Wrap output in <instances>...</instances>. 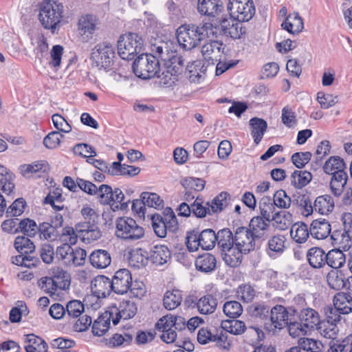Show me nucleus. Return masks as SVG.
<instances>
[{
    "instance_id": "f257e3e1",
    "label": "nucleus",
    "mask_w": 352,
    "mask_h": 352,
    "mask_svg": "<svg viewBox=\"0 0 352 352\" xmlns=\"http://www.w3.org/2000/svg\"><path fill=\"white\" fill-rule=\"evenodd\" d=\"M212 24L205 23L201 26L183 25L177 30V40L179 45L186 50L197 47L206 36L213 34Z\"/></svg>"
},
{
    "instance_id": "f03ea898",
    "label": "nucleus",
    "mask_w": 352,
    "mask_h": 352,
    "mask_svg": "<svg viewBox=\"0 0 352 352\" xmlns=\"http://www.w3.org/2000/svg\"><path fill=\"white\" fill-rule=\"evenodd\" d=\"M63 6L61 3L51 0H43L40 4L38 19L42 26L54 34L57 25L63 16Z\"/></svg>"
},
{
    "instance_id": "7ed1b4c3",
    "label": "nucleus",
    "mask_w": 352,
    "mask_h": 352,
    "mask_svg": "<svg viewBox=\"0 0 352 352\" xmlns=\"http://www.w3.org/2000/svg\"><path fill=\"white\" fill-rule=\"evenodd\" d=\"M217 244L221 250L226 264L231 267L239 266V256L236 253L234 233L223 228L217 233Z\"/></svg>"
},
{
    "instance_id": "20e7f679",
    "label": "nucleus",
    "mask_w": 352,
    "mask_h": 352,
    "mask_svg": "<svg viewBox=\"0 0 352 352\" xmlns=\"http://www.w3.org/2000/svg\"><path fill=\"white\" fill-rule=\"evenodd\" d=\"M133 73L142 79H150L157 76L160 71V61L151 54L142 53L132 65Z\"/></svg>"
},
{
    "instance_id": "39448f33",
    "label": "nucleus",
    "mask_w": 352,
    "mask_h": 352,
    "mask_svg": "<svg viewBox=\"0 0 352 352\" xmlns=\"http://www.w3.org/2000/svg\"><path fill=\"white\" fill-rule=\"evenodd\" d=\"M118 53L124 60H132L141 53L143 39L136 33L128 32L121 35L118 41Z\"/></svg>"
},
{
    "instance_id": "423d86ee",
    "label": "nucleus",
    "mask_w": 352,
    "mask_h": 352,
    "mask_svg": "<svg viewBox=\"0 0 352 352\" xmlns=\"http://www.w3.org/2000/svg\"><path fill=\"white\" fill-rule=\"evenodd\" d=\"M298 310L294 307L288 308L276 305L270 309V320L265 322V328L274 333L276 329H282L288 324L289 320L294 318Z\"/></svg>"
},
{
    "instance_id": "0eeeda50",
    "label": "nucleus",
    "mask_w": 352,
    "mask_h": 352,
    "mask_svg": "<svg viewBox=\"0 0 352 352\" xmlns=\"http://www.w3.org/2000/svg\"><path fill=\"white\" fill-rule=\"evenodd\" d=\"M186 243L190 252L197 251L199 247L203 250H212L217 243V234L209 228L201 232L193 230L188 232Z\"/></svg>"
},
{
    "instance_id": "6e6552de",
    "label": "nucleus",
    "mask_w": 352,
    "mask_h": 352,
    "mask_svg": "<svg viewBox=\"0 0 352 352\" xmlns=\"http://www.w3.org/2000/svg\"><path fill=\"white\" fill-rule=\"evenodd\" d=\"M116 236L124 241H133L144 236V228L131 217H118L116 221Z\"/></svg>"
},
{
    "instance_id": "1a4fd4ad",
    "label": "nucleus",
    "mask_w": 352,
    "mask_h": 352,
    "mask_svg": "<svg viewBox=\"0 0 352 352\" xmlns=\"http://www.w3.org/2000/svg\"><path fill=\"white\" fill-rule=\"evenodd\" d=\"M234 240L236 253L239 256V266L241 263L243 254H248L261 247L248 227H238L234 230Z\"/></svg>"
},
{
    "instance_id": "9d476101",
    "label": "nucleus",
    "mask_w": 352,
    "mask_h": 352,
    "mask_svg": "<svg viewBox=\"0 0 352 352\" xmlns=\"http://www.w3.org/2000/svg\"><path fill=\"white\" fill-rule=\"evenodd\" d=\"M227 10L230 16L240 22L249 21L256 12L253 0H228Z\"/></svg>"
},
{
    "instance_id": "9b49d317",
    "label": "nucleus",
    "mask_w": 352,
    "mask_h": 352,
    "mask_svg": "<svg viewBox=\"0 0 352 352\" xmlns=\"http://www.w3.org/2000/svg\"><path fill=\"white\" fill-rule=\"evenodd\" d=\"M115 58V47L109 42L97 44L91 53V58L96 65L107 70L111 69Z\"/></svg>"
},
{
    "instance_id": "f8f14e48",
    "label": "nucleus",
    "mask_w": 352,
    "mask_h": 352,
    "mask_svg": "<svg viewBox=\"0 0 352 352\" xmlns=\"http://www.w3.org/2000/svg\"><path fill=\"white\" fill-rule=\"evenodd\" d=\"M98 202L102 205H109L111 210L116 211L119 210L118 202L124 201V195L122 190L112 187L107 184H101L98 187L96 192Z\"/></svg>"
},
{
    "instance_id": "ddd939ff",
    "label": "nucleus",
    "mask_w": 352,
    "mask_h": 352,
    "mask_svg": "<svg viewBox=\"0 0 352 352\" xmlns=\"http://www.w3.org/2000/svg\"><path fill=\"white\" fill-rule=\"evenodd\" d=\"M270 223L260 216L254 217L249 223L248 228L261 245L268 236Z\"/></svg>"
},
{
    "instance_id": "4468645a",
    "label": "nucleus",
    "mask_w": 352,
    "mask_h": 352,
    "mask_svg": "<svg viewBox=\"0 0 352 352\" xmlns=\"http://www.w3.org/2000/svg\"><path fill=\"white\" fill-rule=\"evenodd\" d=\"M132 276L127 269H120L116 272L111 279L113 292L118 294H124L129 292Z\"/></svg>"
},
{
    "instance_id": "2eb2a0df",
    "label": "nucleus",
    "mask_w": 352,
    "mask_h": 352,
    "mask_svg": "<svg viewBox=\"0 0 352 352\" xmlns=\"http://www.w3.org/2000/svg\"><path fill=\"white\" fill-rule=\"evenodd\" d=\"M222 46L223 43L217 40H210L202 46L201 54L204 62H208V65H214L220 60Z\"/></svg>"
},
{
    "instance_id": "dca6fc26",
    "label": "nucleus",
    "mask_w": 352,
    "mask_h": 352,
    "mask_svg": "<svg viewBox=\"0 0 352 352\" xmlns=\"http://www.w3.org/2000/svg\"><path fill=\"white\" fill-rule=\"evenodd\" d=\"M221 32L234 39L241 38L245 31L243 28L242 22L230 16L229 19H224L220 23Z\"/></svg>"
},
{
    "instance_id": "f3484780",
    "label": "nucleus",
    "mask_w": 352,
    "mask_h": 352,
    "mask_svg": "<svg viewBox=\"0 0 352 352\" xmlns=\"http://www.w3.org/2000/svg\"><path fill=\"white\" fill-rule=\"evenodd\" d=\"M298 316L300 322L306 329H322L320 316L314 309L309 307L301 309Z\"/></svg>"
},
{
    "instance_id": "a211bd4d",
    "label": "nucleus",
    "mask_w": 352,
    "mask_h": 352,
    "mask_svg": "<svg viewBox=\"0 0 352 352\" xmlns=\"http://www.w3.org/2000/svg\"><path fill=\"white\" fill-rule=\"evenodd\" d=\"M91 291L98 298H105L113 292L111 280L104 275H99L91 281Z\"/></svg>"
},
{
    "instance_id": "6ab92c4d",
    "label": "nucleus",
    "mask_w": 352,
    "mask_h": 352,
    "mask_svg": "<svg viewBox=\"0 0 352 352\" xmlns=\"http://www.w3.org/2000/svg\"><path fill=\"white\" fill-rule=\"evenodd\" d=\"M138 311V307L134 302L124 300L120 303L119 307L116 309V316L112 318V322L116 325L120 319L128 320L133 318Z\"/></svg>"
},
{
    "instance_id": "aec40b11",
    "label": "nucleus",
    "mask_w": 352,
    "mask_h": 352,
    "mask_svg": "<svg viewBox=\"0 0 352 352\" xmlns=\"http://www.w3.org/2000/svg\"><path fill=\"white\" fill-rule=\"evenodd\" d=\"M217 296V294H208L201 297L195 302L199 314L203 315L213 314L218 305Z\"/></svg>"
},
{
    "instance_id": "412c9836",
    "label": "nucleus",
    "mask_w": 352,
    "mask_h": 352,
    "mask_svg": "<svg viewBox=\"0 0 352 352\" xmlns=\"http://www.w3.org/2000/svg\"><path fill=\"white\" fill-rule=\"evenodd\" d=\"M331 226L325 219L314 220L309 228L310 234L316 239H324L331 234Z\"/></svg>"
},
{
    "instance_id": "4be33fe9",
    "label": "nucleus",
    "mask_w": 352,
    "mask_h": 352,
    "mask_svg": "<svg viewBox=\"0 0 352 352\" xmlns=\"http://www.w3.org/2000/svg\"><path fill=\"white\" fill-rule=\"evenodd\" d=\"M91 265L96 269H105L111 263V255L103 249L94 250L89 256Z\"/></svg>"
},
{
    "instance_id": "5701e85b",
    "label": "nucleus",
    "mask_w": 352,
    "mask_h": 352,
    "mask_svg": "<svg viewBox=\"0 0 352 352\" xmlns=\"http://www.w3.org/2000/svg\"><path fill=\"white\" fill-rule=\"evenodd\" d=\"M223 9L221 0H198L197 10L201 14L214 16L221 12Z\"/></svg>"
},
{
    "instance_id": "b1692460",
    "label": "nucleus",
    "mask_w": 352,
    "mask_h": 352,
    "mask_svg": "<svg viewBox=\"0 0 352 352\" xmlns=\"http://www.w3.org/2000/svg\"><path fill=\"white\" fill-rule=\"evenodd\" d=\"M309 265L314 269H320L325 266L327 253L318 247H312L308 250L306 254Z\"/></svg>"
},
{
    "instance_id": "393cba45",
    "label": "nucleus",
    "mask_w": 352,
    "mask_h": 352,
    "mask_svg": "<svg viewBox=\"0 0 352 352\" xmlns=\"http://www.w3.org/2000/svg\"><path fill=\"white\" fill-rule=\"evenodd\" d=\"M149 254V259L156 265H162L170 259V251L166 245H156L151 249Z\"/></svg>"
},
{
    "instance_id": "a878e982",
    "label": "nucleus",
    "mask_w": 352,
    "mask_h": 352,
    "mask_svg": "<svg viewBox=\"0 0 352 352\" xmlns=\"http://www.w3.org/2000/svg\"><path fill=\"white\" fill-rule=\"evenodd\" d=\"M25 350L26 352H47V344L41 338L31 333L24 335Z\"/></svg>"
},
{
    "instance_id": "bb28decb",
    "label": "nucleus",
    "mask_w": 352,
    "mask_h": 352,
    "mask_svg": "<svg viewBox=\"0 0 352 352\" xmlns=\"http://www.w3.org/2000/svg\"><path fill=\"white\" fill-rule=\"evenodd\" d=\"M208 65H205L203 60H194L189 63L185 70V75L192 82H199L201 77V74H205Z\"/></svg>"
},
{
    "instance_id": "cd10ccee",
    "label": "nucleus",
    "mask_w": 352,
    "mask_h": 352,
    "mask_svg": "<svg viewBox=\"0 0 352 352\" xmlns=\"http://www.w3.org/2000/svg\"><path fill=\"white\" fill-rule=\"evenodd\" d=\"M286 237L283 234H276L270 237L267 241L266 252L271 258H276L285 249Z\"/></svg>"
},
{
    "instance_id": "c85d7f7f",
    "label": "nucleus",
    "mask_w": 352,
    "mask_h": 352,
    "mask_svg": "<svg viewBox=\"0 0 352 352\" xmlns=\"http://www.w3.org/2000/svg\"><path fill=\"white\" fill-rule=\"evenodd\" d=\"M195 265L199 272L210 273L216 268L217 259L212 254L204 253L196 258Z\"/></svg>"
},
{
    "instance_id": "c756f323",
    "label": "nucleus",
    "mask_w": 352,
    "mask_h": 352,
    "mask_svg": "<svg viewBox=\"0 0 352 352\" xmlns=\"http://www.w3.org/2000/svg\"><path fill=\"white\" fill-rule=\"evenodd\" d=\"M76 230L80 233L83 239L87 240L89 243L99 239L102 236L98 227H94L84 221L76 225Z\"/></svg>"
},
{
    "instance_id": "7c9ffc66",
    "label": "nucleus",
    "mask_w": 352,
    "mask_h": 352,
    "mask_svg": "<svg viewBox=\"0 0 352 352\" xmlns=\"http://www.w3.org/2000/svg\"><path fill=\"white\" fill-rule=\"evenodd\" d=\"M281 27L292 34H297L303 30L304 23L298 13L294 12L287 16Z\"/></svg>"
},
{
    "instance_id": "2f4dec72",
    "label": "nucleus",
    "mask_w": 352,
    "mask_h": 352,
    "mask_svg": "<svg viewBox=\"0 0 352 352\" xmlns=\"http://www.w3.org/2000/svg\"><path fill=\"white\" fill-rule=\"evenodd\" d=\"M293 204L300 208L303 216L308 217L314 211V205L310 196L307 193L297 192L294 195Z\"/></svg>"
},
{
    "instance_id": "473e14b6",
    "label": "nucleus",
    "mask_w": 352,
    "mask_h": 352,
    "mask_svg": "<svg viewBox=\"0 0 352 352\" xmlns=\"http://www.w3.org/2000/svg\"><path fill=\"white\" fill-rule=\"evenodd\" d=\"M249 123L251 127V135L254 138V143L258 144L267 129V123L264 119L256 117L251 118Z\"/></svg>"
},
{
    "instance_id": "72a5a7b5",
    "label": "nucleus",
    "mask_w": 352,
    "mask_h": 352,
    "mask_svg": "<svg viewBox=\"0 0 352 352\" xmlns=\"http://www.w3.org/2000/svg\"><path fill=\"white\" fill-rule=\"evenodd\" d=\"M112 312L105 311L101 314L93 323L92 333L97 336H103L109 329Z\"/></svg>"
},
{
    "instance_id": "f704fd0d",
    "label": "nucleus",
    "mask_w": 352,
    "mask_h": 352,
    "mask_svg": "<svg viewBox=\"0 0 352 352\" xmlns=\"http://www.w3.org/2000/svg\"><path fill=\"white\" fill-rule=\"evenodd\" d=\"M149 260L148 252L142 248L133 250L129 253V265L135 268L140 269L145 267Z\"/></svg>"
},
{
    "instance_id": "c9c22d12",
    "label": "nucleus",
    "mask_w": 352,
    "mask_h": 352,
    "mask_svg": "<svg viewBox=\"0 0 352 352\" xmlns=\"http://www.w3.org/2000/svg\"><path fill=\"white\" fill-rule=\"evenodd\" d=\"M340 248L329 250L327 253L326 265L333 269H339L346 263V256Z\"/></svg>"
},
{
    "instance_id": "e433bc0d",
    "label": "nucleus",
    "mask_w": 352,
    "mask_h": 352,
    "mask_svg": "<svg viewBox=\"0 0 352 352\" xmlns=\"http://www.w3.org/2000/svg\"><path fill=\"white\" fill-rule=\"evenodd\" d=\"M333 305L342 314H348L352 311V297L344 292L337 293L333 298Z\"/></svg>"
},
{
    "instance_id": "4c0bfd02",
    "label": "nucleus",
    "mask_w": 352,
    "mask_h": 352,
    "mask_svg": "<svg viewBox=\"0 0 352 352\" xmlns=\"http://www.w3.org/2000/svg\"><path fill=\"white\" fill-rule=\"evenodd\" d=\"M182 298V292L181 290L177 289L168 290L164 295V307L168 310H173L181 305Z\"/></svg>"
},
{
    "instance_id": "58836bf2",
    "label": "nucleus",
    "mask_w": 352,
    "mask_h": 352,
    "mask_svg": "<svg viewBox=\"0 0 352 352\" xmlns=\"http://www.w3.org/2000/svg\"><path fill=\"white\" fill-rule=\"evenodd\" d=\"M334 208V201L329 195L316 197L314 204V210L321 214H327Z\"/></svg>"
},
{
    "instance_id": "ea45409f",
    "label": "nucleus",
    "mask_w": 352,
    "mask_h": 352,
    "mask_svg": "<svg viewBox=\"0 0 352 352\" xmlns=\"http://www.w3.org/2000/svg\"><path fill=\"white\" fill-rule=\"evenodd\" d=\"M310 234L307 225L303 222H297L292 225L290 230L292 238L298 243H305Z\"/></svg>"
},
{
    "instance_id": "a19ab883",
    "label": "nucleus",
    "mask_w": 352,
    "mask_h": 352,
    "mask_svg": "<svg viewBox=\"0 0 352 352\" xmlns=\"http://www.w3.org/2000/svg\"><path fill=\"white\" fill-rule=\"evenodd\" d=\"M184 58L182 55L176 51H170V55L165 61L164 66L170 68L175 74H182L184 72Z\"/></svg>"
},
{
    "instance_id": "79ce46f5",
    "label": "nucleus",
    "mask_w": 352,
    "mask_h": 352,
    "mask_svg": "<svg viewBox=\"0 0 352 352\" xmlns=\"http://www.w3.org/2000/svg\"><path fill=\"white\" fill-rule=\"evenodd\" d=\"M38 225L36 221L30 218L22 219L19 223V226L14 231V233L21 232L27 237H34L38 234Z\"/></svg>"
},
{
    "instance_id": "37998d69",
    "label": "nucleus",
    "mask_w": 352,
    "mask_h": 352,
    "mask_svg": "<svg viewBox=\"0 0 352 352\" xmlns=\"http://www.w3.org/2000/svg\"><path fill=\"white\" fill-rule=\"evenodd\" d=\"M14 247L16 250L25 255H31L35 251V245L25 236H18L14 242Z\"/></svg>"
},
{
    "instance_id": "c03bdc74",
    "label": "nucleus",
    "mask_w": 352,
    "mask_h": 352,
    "mask_svg": "<svg viewBox=\"0 0 352 352\" xmlns=\"http://www.w3.org/2000/svg\"><path fill=\"white\" fill-rule=\"evenodd\" d=\"M329 286L335 290H341L347 287V281L340 271L331 270L327 276Z\"/></svg>"
},
{
    "instance_id": "a18cd8bd",
    "label": "nucleus",
    "mask_w": 352,
    "mask_h": 352,
    "mask_svg": "<svg viewBox=\"0 0 352 352\" xmlns=\"http://www.w3.org/2000/svg\"><path fill=\"white\" fill-rule=\"evenodd\" d=\"M52 278L59 290H66L70 286V274L62 269L57 268L52 273Z\"/></svg>"
},
{
    "instance_id": "49530a36",
    "label": "nucleus",
    "mask_w": 352,
    "mask_h": 352,
    "mask_svg": "<svg viewBox=\"0 0 352 352\" xmlns=\"http://www.w3.org/2000/svg\"><path fill=\"white\" fill-rule=\"evenodd\" d=\"M311 179V173L307 170H294L291 175V184L298 189L306 186Z\"/></svg>"
},
{
    "instance_id": "de8ad7c7",
    "label": "nucleus",
    "mask_w": 352,
    "mask_h": 352,
    "mask_svg": "<svg viewBox=\"0 0 352 352\" xmlns=\"http://www.w3.org/2000/svg\"><path fill=\"white\" fill-rule=\"evenodd\" d=\"M230 200V195L227 192H221L212 200L211 204H209L211 214L221 212L228 206Z\"/></svg>"
},
{
    "instance_id": "09e8293b",
    "label": "nucleus",
    "mask_w": 352,
    "mask_h": 352,
    "mask_svg": "<svg viewBox=\"0 0 352 352\" xmlns=\"http://www.w3.org/2000/svg\"><path fill=\"white\" fill-rule=\"evenodd\" d=\"M221 327L226 333L233 335H240L245 330V324L244 322L238 320H223Z\"/></svg>"
},
{
    "instance_id": "8fccbe9b",
    "label": "nucleus",
    "mask_w": 352,
    "mask_h": 352,
    "mask_svg": "<svg viewBox=\"0 0 352 352\" xmlns=\"http://www.w3.org/2000/svg\"><path fill=\"white\" fill-rule=\"evenodd\" d=\"M272 221L279 230H285L292 223V214L286 210H280L274 214Z\"/></svg>"
},
{
    "instance_id": "3c124183",
    "label": "nucleus",
    "mask_w": 352,
    "mask_h": 352,
    "mask_svg": "<svg viewBox=\"0 0 352 352\" xmlns=\"http://www.w3.org/2000/svg\"><path fill=\"white\" fill-rule=\"evenodd\" d=\"M38 234L41 239L54 241L60 235L50 222H42L38 224Z\"/></svg>"
},
{
    "instance_id": "603ef678",
    "label": "nucleus",
    "mask_w": 352,
    "mask_h": 352,
    "mask_svg": "<svg viewBox=\"0 0 352 352\" xmlns=\"http://www.w3.org/2000/svg\"><path fill=\"white\" fill-rule=\"evenodd\" d=\"M275 206L269 197H263L259 203L260 217H263L267 221H272L273 214L276 210Z\"/></svg>"
},
{
    "instance_id": "864d4df0",
    "label": "nucleus",
    "mask_w": 352,
    "mask_h": 352,
    "mask_svg": "<svg viewBox=\"0 0 352 352\" xmlns=\"http://www.w3.org/2000/svg\"><path fill=\"white\" fill-rule=\"evenodd\" d=\"M346 166L344 160L339 156H331L324 163L323 170L329 175L333 174L336 170L346 169Z\"/></svg>"
},
{
    "instance_id": "5fc2aeb1",
    "label": "nucleus",
    "mask_w": 352,
    "mask_h": 352,
    "mask_svg": "<svg viewBox=\"0 0 352 352\" xmlns=\"http://www.w3.org/2000/svg\"><path fill=\"white\" fill-rule=\"evenodd\" d=\"M14 188L12 175L8 169L0 165V188L3 192L10 194Z\"/></svg>"
},
{
    "instance_id": "6e6d98bb",
    "label": "nucleus",
    "mask_w": 352,
    "mask_h": 352,
    "mask_svg": "<svg viewBox=\"0 0 352 352\" xmlns=\"http://www.w3.org/2000/svg\"><path fill=\"white\" fill-rule=\"evenodd\" d=\"M11 260L13 264L28 268L36 267L40 263L39 259L36 256L25 255L20 253L19 255L12 256Z\"/></svg>"
},
{
    "instance_id": "4d7b16f0",
    "label": "nucleus",
    "mask_w": 352,
    "mask_h": 352,
    "mask_svg": "<svg viewBox=\"0 0 352 352\" xmlns=\"http://www.w3.org/2000/svg\"><path fill=\"white\" fill-rule=\"evenodd\" d=\"M297 347H299L300 351L302 349L304 351L320 352L323 348V344L314 339L302 338L299 339Z\"/></svg>"
},
{
    "instance_id": "13d9d810",
    "label": "nucleus",
    "mask_w": 352,
    "mask_h": 352,
    "mask_svg": "<svg viewBox=\"0 0 352 352\" xmlns=\"http://www.w3.org/2000/svg\"><path fill=\"white\" fill-rule=\"evenodd\" d=\"M224 314L230 318H236L241 316L243 312V307L240 302L236 300L227 301L223 307Z\"/></svg>"
},
{
    "instance_id": "bf43d9fd",
    "label": "nucleus",
    "mask_w": 352,
    "mask_h": 352,
    "mask_svg": "<svg viewBox=\"0 0 352 352\" xmlns=\"http://www.w3.org/2000/svg\"><path fill=\"white\" fill-rule=\"evenodd\" d=\"M206 205L208 206L207 207L204 206L202 199L197 197L195 201L190 205L192 214L198 218L205 217L206 214H212L209 207V202H207Z\"/></svg>"
},
{
    "instance_id": "052dcab7",
    "label": "nucleus",
    "mask_w": 352,
    "mask_h": 352,
    "mask_svg": "<svg viewBox=\"0 0 352 352\" xmlns=\"http://www.w3.org/2000/svg\"><path fill=\"white\" fill-rule=\"evenodd\" d=\"M249 312L252 317L267 320L269 316L270 307L263 302H255L250 307Z\"/></svg>"
},
{
    "instance_id": "680f3d73",
    "label": "nucleus",
    "mask_w": 352,
    "mask_h": 352,
    "mask_svg": "<svg viewBox=\"0 0 352 352\" xmlns=\"http://www.w3.org/2000/svg\"><path fill=\"white\" fill-rule=\"evenodd\" d=\"M140 198L143 199L145 206L155 208L156 209L163 207L164 201L156 193L143 192L140 195Z\"/></svg>"
},
{
    "instance_id": "e2e57ef3",
    "label": "nucleus",
    "mask_w": 352,
    "mask_h": 352,
    "mask_svg": "<svg viewBox=\"0 0 352 352\" xmlns=\"http://www.w3.org/2000/svg\"><path fill=\"white\" fill-rule=\"evenodd\" d=\"M324 314L325 315L327 323L329 325L334 326H336L337 323L340 321V314H342V313H340V311L333 305L325 306L324 307Z\"/></svg>"
},
{
    "instance_id": "0e129e2a",
    "label": "nucleus",
    "mask_w": 352,
    "mask_h": 352,
    "mask_svg": "<svg viewBox=\"0 0 352 352\" xmlns=\"http://www.w3.org/2000/svg\"><path fill=\"white\" fill-rule=\"evenodd\" d=\"M26 201L23 198L16 199L6 210L7 217H18L24 212Z\"/></svg>"
},
{
    "instance_id": "69168bd1",
    "label": "nucleus",
    "mask_w": 352,
    "mask_h": 352,
    "mask_svg": "<svg viewBox=\"0 0 352 352\" xmlns=\"http://www.w3.org/2000/svg\"><path fill=\"white\" fill-rule=\"evenodd\" d=\"M78 28L82 34H92L96 30L95 20L92 15H86L80 19Z\"/></svg>"
},
{
    "instance_id": "338daca9",
    "label": "nucleus",
    "mask_w": 352,
    "mask_h": 352,
    "mask_svg": "<svg viewBox=\"0 0 352 352\" xmlns=\"http://www.w3.org/2000/svg\"><path fill=\"white\" fill-rule=\"evenodd\" d=\"M273 203L278 208H288L292 204V199L285 190L280 189L274 194Z\"/></svg>"
},
{
    "instance_id": "774afa93",
    "label": "nucleus",
    "mask_w": 352,
    "mask_h": 352,
    "mask_svg": "<svg viewBox=\"0 0 352 352\" xmlns=\"http://www.w3.org/2000/svg\"><path fill=\"white\" fill-rule=\"evenodd\" d=\"M84 305L78 300H73L66 305V312L72 318H78L84 311Z\"/></svg>"
}]
</instances>
